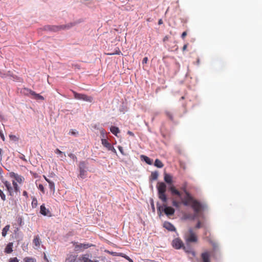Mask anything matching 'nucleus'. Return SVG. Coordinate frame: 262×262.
Listing matches in <instances>:
<instances>
[{
    "label": "nucleus",
    "mask_w": 262,
    "mask_h": 262,
    "mask_svg": "<svg viewBox=\"0 0 262 262\" xmlns=\"http://www.w3.org/2000/svg\"><path fill=\"white\" fill-rule=\"evenodd\" d=\"M164 181L168 184H171L172 182V177L167 173L164 174Z\"/></svg>",
    "instance_id": "6ab92c4d"
},
{
    "label": "nucleus",
    "mask_w": 262,
    "mask_h": 262,
    "mask_svg": "<svg viewBox=\"0 0 262 262\" xmlns=\"http://www.w3.org/2000/svg\"><path fill=\"white\" fill-rule=\"evenodd\" d=\"M163 227L166 228L167 230L170 231H176V228L174 226L168 222H165L163 224Z\"/></svg>",
    "instance_id": "ddd939ff"
},
{
    "label": "nucleus",
    "mask_w": 262,
    "mask_h": 262,
    "mask_svg": "<svg viewBox=\"0 0 262 262\" xmlns=\"http://www.w3.org/2000/svg\"><path fill=\"white\" fill-rule=\"evenodd\" d=\"M9 262H19V260L17 257H13L9 259Z\"/></svg>",
    "instance_id": "58836bf2"
},
{
    "label": "nucleus",
    "mask_w": 262,
    "mask_h": 262,
    "mask_svg": "<svg viewBox=\"0 0 262 262\" xmlns=\"http://www.w3.org/2000/svg\"><path fill=\"white\" fill-rule=\"evenodd\" d=\"M86 163L84 161H81L79 164V169H85L86 168Z\"/></svg>",
    "instance_id": "2f4dec72"
},
{
    "label": "nucleus",
    "mask_w": 262,
    "mask_h": 262,
    "mask_svg": "<svg viewBox=\"0 0 262 262\" xmlns=\"http://www.w3.org/2000/svg\"><path fill=\"white\" fill-rule=\"evenodd\" d=\"M184 238L187 243H197L198 240L196 233L192 228L189 229L188 232L185 234Z\"/></svg>",
    "instance_id": "7ed1b4c3"
},
{
    "label": "nucleus",
    "mask_w": 262,
    "mask_h": 262,
    "mask_svg": "<svg viewBox=\"0 0 262 262\" xmlns=\"http://www.w3.org/2000/svg\"><path fill=\"white\" fill-rule=\"evenodd\" d=\"M23 194L24 196H25L26 198H28V192L26 191H24L23 192Z\"/></svg>",
    "instance_id": "603ef678"
},
{
    "label": "nucleus",
    "mask_w": 262,
    "mask_h": 262,
    "mask_svg": "<svg viewBox=\"0 0 262 262\" xmlns=\"http://www.w3.org/2000/svg\"><path fill=\"white\" fill-rule=\"evenodd\" d=\"M44 178H45V180H46V181L47 182H48V181H51V180H49V179L47 178L45 176H44Z\"/></svg>",
    "instance_id": "0e129e2a"
},
{
    "label": "nucleus",
    "mask_w": 262,
    "mask_h": 262,
    "mask_svg": "<svg viewBox=\"0 0 262 262\" xmlns=\"http://www.w3.org/2000/svg\"><path fill=\"white\" fill-rule=\"evenodd\" d=\"M32 96V98L33 99H35L36 100H43L45 99L44 97L43 96H42L41 95H40L39 94L36 93L35 92H34V93Z\"/></svg>",
    "instance_id": "aec40b11"
},
{
    "label": "nucleus",
    "mask_w": 262,
    "mask_h": 262,
    "mask_svg": "<svg viewBox=\"0 0 262 262\" xmlns=\"http://www.w3.org/2000/svg\"><path fill=\"white\" fill-rule=\"evenodd\" d=\"M79 177L82 179H83L86 178V171L85 169H79Z\"/></svg>",
    "instance_id": "a878e982"
},
{
    "label": "nucleus",
    "mask_w": 262,
    "mask_h": 262,
    "mask_svg": "<svg viewBox=\"0 0 262 262\" xmlns=\"http://www.w3.org/2000/svg\"><path fill=\"white\" fill-rule=\"evenodd\" d=\"M141 158L143 160H144V161L148 164L149 165H151L152 163V161L149 158H148V157L146 156H144V155H141Z\"/></svg>",
    "instance_id": "412c9836"
},
{
    "label": "nucleus",
    "mask_w": 262,
    "mask_h": 262,
    "mask_svg": "<svg viewBox=\"0 0 262 262\" xmlns=\"http://www.w3.org/2000/svg\"><path fill=\"white\" fill-rule=\"evenodd\" d=\"M127 134H128L129 135H130L131 136H134V134L131 131H128Z\"/></svg>",
    "instance_id": "5fc2aeb1"
},
{
    "label": "nucleus",
    "mask_w": 262,
    "mask_h": 262,
    "mask_svg": "<svg viewBox=\"0 0 262 262\" xmlns=\"http://www.w3.org/2000/svg\"><path fill=\"white\" fill-rule=\"evenodd\" d=\"M21 92L25 95L29 96L31 95L32 96L34 91L28 88H24Z\"/></svg>",
    "instance_id": "a211bd4d"
},
{
    "label": "nucleus",
    "mask_w": 262,
    "mask_h": 262,
    "mask_svg": "<svg viewBox=\"0 0 262 262\" xmlns=\"http://www.w3.org/2000/svg\"><path fill=\"white\" fill-rule=\"evenodd\" d=\"M108 150H111V151H112L114 153H116V149H115V148L112 145L111 146V148L108 149Z\"/></svg>",
    "instance_id": "49530a36"
},
{
    "label": "nucleus",
    "mask_w": 262,
    "mask_h": 262,
    "mask_svg": "<svg viewBox=\"0 0 262 262\" xmlns=\"http://www.w3.org/2000/svg\"><path fill=\"white\" fill-rule=\"evenodd\" d=\"M55 152L58 154L61 158H65L66 157V154L58 148L56 149Z\"/></svg>",
    "instance_id": "c85d7f7f"
},
{
    "label": "nucleus",
    "mask_w": 262,
    "mask_h": 262,
    "mask_svg": "<svg viewBox=\"0 0 262 262\" xmlns=\"http://www.w3.org/2000/svg\"><path fill=\"white\" fill-rule=\"evenodd\" d=\"M158 173L157 171L152 172L151 174L150 178L152 180H156L158 179Z\"/></svg>",
    "instance_id": "c756f323"
},
{
    "label": "nucleus",
    "mask_w": 262,
    "mask_h": 262,
    "mask_svg": "<svg viewBox=\"0 0 262 262\" xmlns=\"http://www.w3.org/2000/svg\"><path fill=\"white\" fill-rule=\"evenodd\" d=\"M9 138H10V140H11L13 141H15V142L18 141L19 140L18 137H17L15 135H10Z\"/></svg>",
    "instance_id": "f704fd0d"
},
{
    "label": "nucleus",
    "mask_w": 262,
    "mask_h": 262,
    "mask_svg": "<svg viewBox=\"0 0 262 262\" xmlns=\"http://www.w3.org/2000/svg\"><path fill=\"white\" fill-rule=\"evenodd\" d=\"M33 243L36 247V248L39 247L41 243V241L39 235H37L34 236V239L33 240Z\"/></svg>",
    "instance_id": "dca6fc26"
},
{
    "label": "nucleus",
    "mask_w": 262,
    "mask_h": 262,
    "mask_svg": "<svg viewBox=\"0 0 262 262\" xmlns=\"http://www.w3.org/2000/svg\"><path fill=\"white\" fill-rule=\"evenodd\" d=\"M17 222L19 223V225L21 226L23 222L22 218L21 217H19L17 219Z\"/></svg>",
    "instance_id": "09e8293b"
},
{
    "label": "nucleus",
    "mask_w": 262,
    "mask_h": 262,
    "mask_svg": "<svg viewBox=\"0 0 262 262\" xmlns=\"http://www.w3.org/2000/svg\"><path fill=\"white\" fill-rule=\"evenodd\" d=\"M159 198L164 203L167 201V198L165 192L166 185L163 182H158L157 185Z\"/></svg>",
    "instance_id": "f03ea898"
},
{
    "label": "nucleus",
    "mask_w": 262,
    "mask_h": 262,
    "mask_svg": "<svg viewBox=\"0 0 262 262\" xmlns=\"http://www.w3.org/2000/svg\"><path fill=\"white\" fill-rule=\"evenodd\" d=\"M81 259L82 262H99L98 260H92L90 258L89 254H84L81 255Z\"/></svg>",
    "instance_id": "4468645a"
},
{
    "label": "nucleus",
    "mask_w": 262,
    "mask_h": 262,
    "mask_svg": "<svg viewBox=\"0 0 262 262\" xmlns=\"http://www.w3.org/2000/svg\"><path fill=\"white\" fill-rule=\"evenodd\" d=\"M25 262H36L34 258L32 257H26L24 259Z\"/></svg>",
    "instance_id": "72a5a7b5"
},
{
    "label": "nucleus",
    "mask_w": 262,
    "mask_h": 262,
    "mask_svg": "<svg viewBox=\"0 0 262 262\" xmlns=\"http://www.w3.org/2000/svg\"><path fill=\"white\" fill-rule=\"evenodd\" d=\"M180 202H177L176 201H173L172 202V205L176 207H179L180 206Z\"/></svg>",
    "instance_id": "ea45409f"
},
{
    "label": "nucleus",
    "mask_w": 262,
    "mask_h": 262,
    "mask_svg": "<svg viewBox=\"0 0 262 262\" xmlns=\"http://www.w3.org/2000/svg\"><path fill=\"white\" fill-rule=\"evenodd\" d=\"M19 158H20V159H21L22 160H23V161H25V162H27V159H26V158H25V156L24 155H23V154H21V155L19 156Z\"/></svg>",
    "instance_id": "37998d69"
},
{
    "label": "nucleus",
    "mask_w": 262,
    "mask_h": 262,
    "mask_svg": "<svg viewBox=\"0 0 262 262\" xmlns=\"http://www.w3.org/2000/svg\"><path fill=\"white\" fill-rule=\"evenodd\" d=\"M187 48V44L184 45V46L183 47V49H182L183 51H185L186 50Z\"/></svg>",
    "instance_id": "6e6d98bb"
},
{
    "label": "nucleus",
    "mask_w": 262,
    "mask_h": 262,
    "mask_svg": "<svg viewBox=\"0 0 262 262\" xmlns=\"http://www.w3.org/2000/svg\"><path fill=\"white\" fill-rule=\"evenodd\" d=\"M165 114L166 116L170 119L171 120H173V116L171 112L168 111H166Z\"/></svg>",
    "instance_id": "e433bc0d"
},
{
    "label": "nucleus",
    "mask_w": 262,
    "mask_h": 262,
    "mask_svg": "<svg viewBox=\"0 0 262 262\" xmlns=\"http://www.w3.org/2000/svg\"><path fill=\"white\" fill-rule=\"evenodd\" d=\"M2 149L0 148V157L2 156Z\"/></svg>",
    "instance_id": "69168bd1"
},
{
    "label": "nucleus",
    "mask_w": 262,
    "mask_h": 262,
    "mask_svg": "<svg viewBox=\"0 0 262 262\" xmlns=\"http://www.w3.org/2000/svg\"><path fill=\"white\" fill-rule=\"evenodd\" d=\"M40 213L45 216H52L50 211L48 209H47L43 204L40 206Z\"/></svg>",
    "instance_id": "1a4fd4ad"
},
{
    "label": "nucleus",
    "mask_w": 262,
    "mask_h": 262,
    "mask_svg": "<svg viewBox=\"0 0 262 262\" xmlns=\"http://www.w3.org/2000/svg\"><path fill=\"white\" fill-rule=\"evenodd\" d=\"M168 39V37L167 36H166L164 37L163 38V41H166V40H167Z\"/></svg>",
    "instance_id": "4d7b16f0"
},
{
    "label": "nucleus",
    "mask_w": 262,
    "mask_h": 262,
    "mask_svg": "<svg viewBox=\"0 0 262 262\" xmlns=\"http://www.w3.org/2000/svg\"><path fill=\"white\" fill-rule=\"evenodd\" d=\"M171 244L176 249H180L184 246L183 242L180 238H176L173 239Z\"/></svg>",
    "instance_id": "0eeeda50"
},
{
    "label": "nucleus",
    "mask_w": 262,
    "mask_h": 262,
    "mask_svg": "<svg viewBox=\"0 0 262 262\" xmlns=\"http://www.w3.org/2000/svg\"><path fill=\"white\" fill-rule=\"evenodd\" d=\"M44 258H45V259H46V260L47 262H49L48 259L47 258V256L46 255V254H45V255H44Z\"/></svg>",
    "instance_id": "680f3d73"
},
{
    "label": "nucleus",
    "mask_w": 262,
    "mask_h": 262,
    "mask_svg": "<svg viewBox=\"0 0 262 262\" xmlns=\"http://www.w3.org/2000/svg\"><path fill=\"white\" fill-rule=\"evenodd\" d=\"M10 177L11 178H14L16 181L18 182L19 183H22L24 180V178L22 176L18 175V174L14 173V172H11L10 173Z\"/></svg>",
    "instance_id": "9d476101"
},
{
    "label": "nucleus",
    "mask_w": 262,
    "mask_h": 262,
    "mask_svg": "<svg viewBox=\"0 0 262 262\" xmlns=\"http://www.w3.org/2000/svg\"><path fill=\"white\" fill-rule=\"evenodd\" d=\"M147 61H148V58L147 57H145L143 58V59L142 60V63L145 64L147 63Z\"/></svg>",
    "instance_id": "de8ad7c7"
},
{
    "label": "nucleus",
    "mask_w": 262,
    "mask_h": 262,
    "mask_svg": "<svg viewBox=\"0 0 262 262\" xmlns=\"http://www.w3.org/2000/svg\"><path fill=\"white\" fill-rule=\"evenodd\" d=\"M118 149L119 150L120 152L122 154V155H125V154L124 153V151H123V147L120 146H119L118 147Z\"/></svg>",
    "instance_id": "c03bdc74"
},
{
    "label": "nucleus",
    "mask_w": 262,
    "mask_h": 262,
    "mask_svg": "<svg viewBox=\"0 0 262 262\" xmlns=\"http://www.w3.org/2000/svg\"><path fill=\"white\" fill-rule=\"evenodd\" d=\"M129 262H134L132 259H131Z\"/></svg>",
    "instance_id": "774afa93"
},
{
    "label": "nucleus",
    "mask_w": 262,
    "mask_h": 262,
    "mask_svg": "<svg viewBox=\"0 0 262 262\" xmlns=\"http://www.w3.org/2000/svg\"><path fill=\"white\" fill-rule=\"evenodd\" d=\"M74 94V98L78 100H82L83 101L91 102H92L93 98L91 96H89L86 95L78 93L74 91H72Z\"/></svg>",
    "instance_id": "39448f33"
},
{
    "label": "nucleus",
    "mask_w": 262,
    "mask_h": 262,
    "mask_svg": "<svg viewBox=\"0 0 262 262\" xmlns=\"http://www.w3.org/2000/svg\"><path fill=\"white\" fill-rule=\"evenodd\" d=\"M118 255L124 257V255H126L124 254V253H120Z\"/></svg>",
    "instance_id": "13d9d810"
},
{
    "label": "nucleus",
    "mask_w": 262,
    "mask_h": 262,
    "mask_svg": "<svg viewBox=\"0 0 262 262\" xmlns=\"http://www.w3.org/2000/svg\"><path fill=\"white\" fill-rule=\"evenodd\" d=\"M71 134H72V135H75V134H76V133H75V132H71Z\"/></svg>",
    "instance_id": "338daca9"
},
{
    "label": "nucleus",
    "mask_w": 262,
    "mask_h": 262,
    "mask_svg": "<svg viewBox=\"0 0 262 262\" xmlns=\"http://www.w3.org/2000/svg\"><path fill=\"white\" fill-rule=\"evenodd\" d=\"M0 197L3 201H6V195L4 193L3 191L2 190H1V189H0Z\"/></svg>",
    "instance_id": "c9c22d12"
},
{
    "label": "nucleus",
    "mask_w": 262,
    "mask_h": 262,
    "mask_svg": "<svg viewBox=\"0 0 262 262\" xmlns=\"http://www.w3.org/2000/svg\"><path fill=\"white\" fill-rule=\"evenodd\" d=\"M2 182H3V183L6 187L7 191H8L9 194L10 196H12L13 193V189L12 187L11 186V184L10 182L7 180H4V179H2Z\"/></svg>",
    "instance_id": "6e6552de"
},
{
    "label": "nucleus",
    "mask_w": 262,
    "mask_h": 262,
    "mask_svg": "<svg viewBox=\"0 0 262 262\" xmlns=\"http://www.w3.org/2000/svg\"><path fill=\"white\" fill-rule=\"evenodd\" d=\"M124 258H125L126 259H127L128 261H129L132 259L129 258V256L127 255H124Z\"/></svg>",
    "instance_id": "864d4df0"
},
{
    "label": "nucleus",
    "mask_w": 262,
    "mask_h": 262,
    "mask_svg": "<svg viewBox=\"0 0 262 262\" xmlns=\"http://www.w3.org/2000/svg\"><path fill=\"white\" fill-rule=\"evenodd\" d=\"M10 227L9 225H7L3 229L2 234L3 237H5L6 236L7 232L10 229Z\"/></svg>",
    "instance_id": "5701e85b"
},
{
    "label": "nucleus",
    "mask_w": 262,
    "mask_h": 262,
    "mask_svg": "<svg viewBox=\"0 0 262 262\" xmlns=\"http://www.w3.org/2000/svg\"><path fill=\"white\" fill-rule=\"evenodd\" d=\"M12 185L13 187V189L15 192H17L19 190V187L17 184V182L15 181H12Z\"/></svg>",
    "instance_id": "473e14b6"
},
{
    "label": "nucleus",
    "mask_w": 262,
    "mask_h": 262,
    "mask_svg": "<svg viewBox=\"0 0 262 262\" xmlns=\"http://www.w3.org/2000/svg\"><path fill=\"white\" fill-rule=\"evenodd\" d=\"M164 206L165 208H164L163 211L167 216L172 215L174 213L175 210L172 207L166 206Z\"/></svg>",
    "instance_id": "9b49d317"
},
{
    "label": "nucleus",
    "mask_w": 262,
    "mask_h": 262,
    "mask_svg": "<svg viewBox=\"0 0 262 262\" xmlns=\"http://www.w3.org/2000/svg\"><path fill=\"white\" fill-rule=\"evenodd\" d=\"M13 243H9L6 246L5 249V252L6 253H11L13 251Z\"/></svg>",
    "instance_id": "f3484780"
},
{
    "label": "nucleus",
    "mask_w": 262,
    "mask_h": 262,
    "mask_svg": "<svg viewBox=\"0 0 262 262\" xmlns=\"http://www.w3.org/2000/svg\"><path fill=\"white\" fill-rule=\"evenodd\" d=\"M101 143L106 148H107V149L111 148V146H112V145L107 141V140L105 139H102L101 140Z\"/></svg>",
    "instance_id": "4be33fe9"
},
{
    "label": "nucleus",
    "mask_w": 262,
    "mask_h": 262,
    "mask_svg": "<svg viewBox=\"0 0 262 262\" xmlns=\"http://www.w3.org/2000/svg\"><path fill=\"white\" fill-rule=\"evenodd\" d=\"M185 194V196L182 201V203L185 206L190 205L193 209L195 215H197L202 210L203 206L201 203L194 199L190 193L187 191L186 187H184L182 188Z\"/></svg>",
    "instance_id": "f257e3e1"
},
{
    "label": "nucleus",
    "mask_w": 262,
    "mask_h": 262,
    "mask_svg": "<svg viewBox=\"0 0 262 262\" xmlns=\"http://www.w3.org/2000/svg\"><path fill=\"white\" fill-rule=\"evenodd\" d=\"M182 248L186 252L191 253L193 256H195V252L192 250L190 248H187L184 246Z\"/></svg>",
    "instance_id": "bb28decb"
},
{
    "label": "nucleus",
    "mask_w": 262,
    "mask_h": 262,
    "mask_svg": "<svg viewBox=\"0 0 262 262\" xmlns=\"http://www.w3.org/2000/svg\"><path fill=\"white\" fill-rule=\"evenodd\" d=\"M73 245H74V249L76 251H82L84 249H86L91 247L94 246V245L92 244H82L77 242L73 243Z\"/></svg>",
    "instance_id": "20e7f679"
},
{
    "label": "nucleus",
    "mask_w": 262,
    "mask_h": 262,
    "mask_svg": "<svg viewBox=\"0 0 262 262\" xmlns=\"http://www.w3.org/2000/svg\"><path fill=\"white\" fill-rule=\"evenodd\" d=\"M169 189L171 191L172 195H176L179 196H181V193H180V192L179 190H178L174 186H171L169 188Z\"/></svg>",
    "instance_id": "2eb2a0df"
},
{
    "label": "nucleus",
    "mask_w": 262,
    "mask_h": 262,
    "mask_svg": "<svg viewBox=\"0 0 262 262\" xmlns=\"http://www.w3.org/2000/svg\"><path fill=\"white\" fill-rule=\"evenodd\" d=\"M75 261L76 256L72 254L69 255L66 259V262H75Z\"/></svg>",
    "instance_id": "b1692460"
},
{
    "label": "nucleus",
    "mask_w": 262,
    "mask_h": 262,
    "mask_svg": "<svg viewBox=\"0 0 262 262\" xmlns=\"http://www.w3.org/2000/svg\"><path fill=\"white\" fill-rule=\"evenodd\" d=\"M1 137L2 138V139L4 140H5V137H4V136L3 135V134H1Z\"/></svg>",
    "instance_id": "e2e57ef3"
},
{
    "label": "nucleus",
    "mask_w": 262,
    "mask_h": 262,
    "mask_svg": "<svg viewBox=\"0 0 262 262\" xmlns=\"http://www.w3.org/2000/svg\"><path fill=\"white\" fill-rule=\"evenodd\" d=\"M210 253L208 251H205L201 254L203 262H210Z\"/></svg>",
    "instance_id": "f8f14e48"
},
{
    "label": "nucleus",
    "mask_w": 262,
    "mask_h": 262,
    "mask_svg": "<svg viewBox=\"0 0 262 262\" xmlns=\"http://www.w3.org/2000/svg\"><path fill=\"white\" fill-rule=\"evenodd\" d=\"M32 205H35L36 207L37 206V200L36 199H34L32 203Z\"/></svg>",
    "instance_id": "8fccbe9b"
},
{
    "label": "nucleus",
    "mask_w": 262,
    "mask_h": 262,
    "mask_svg": "<svg viewBox=\"0 0 262 262\" xmlns=\"http://www.w3.org/2000/svg\"><path fill=\"white\" fill-rule=\"evenodd\" d=\"M110 130L115 136H117V134L120 132L119 128L116 126H112L110 128Z\"/></svg>",
    "instance_id": "393cba45"
},
{
    "label": "nucleus",
    "mask_w": 262,
    "mask_h": 262,
    "mask_svg": "<svg viewBox=\"0 0 262 262\" xmlns=\"http://www.w3.org/2000/svg\"><path fill=\"white\" fill-rule=\"evenodd\" d=\"M201 227V223L199 221L195 226V228L199 229Z\"/></svg>",
    "instance_id": "a18cd8bd"
},
{
    "label": "nucleus",
    "mask_w": 262,
    "mask_h": 262,
    "mask_svg": "<svg viewBox=\"0 0 262 262\" xmlns=\"http://www.w3.org/2000/svg\"><path fill=\"white\" fill-rule=\"evenodd\" d=\"M76 262H82V260H81V256L79 257V258L76 261Z\"/></svg>",
    "instance_id": "052dcab7"
},
{
    "label": "nucleus",
    "mask_w": 262,
    "mask_h": 262,
    "mask_svg": "<svg viewBox=\"0 0 262 262\" xmlns=\"http://www.w3.org/2000/svg\"><path fill=\"white\" fill-rule=\"evenodd\" d=\"M48 183H49L50 189L54 192L55 191V185L54 182L52 181H48Z\"/></svg>",
    "instance_id": "7c9ffc66"
},
{
    "label": "nucleus",
    "mask_w": 262,
    "mask_h": 262,
    "mask_svg": "<svg viewBox=\"0 0 262 262\" xmlns=\"http://www.w3.org/2000/svg\"><path fill=\"white\" fill-rule=\"evenodd\" d=\"M155 166L158 168H162L164 165L162 162L159 159H156L155 162Z\"/></svg>",
    "instance_id": "cd10ccee"
},
{
    "label": "nucleus",
    "mask_w": 262,
    "mask_h": 262,
    "mask_svg": "<svg viewBox=\"0 0 262 262\" xmlns=\"http://www.w3.org/2000/svg\"><path fill=\"white\" fill-rule=\"evenodd\" d=\"M163 24V21L161 19H159V21H158V24L159 25H161Z\"/></svg>",
    "instance_id": "bf43d9fd"
},
{
    "label": "nucleus",
    "mask_w": 262,
    "mask_h": 262,
    "mask_svg": "<svg viewBox=\"0 0 262 262\" xmlns=\"http://www.w3.org/2000/svg\"><path fill=\"white\" fill-rule=\"evenodd\" d=\"M39 189L43 193H45L44 187L42 184H39L38 186Z\"/></svg>",
    "instance_id": "a19ab883"
},
{
    "label": "nucleus",
    "mask_w": 262,
    "mask_h": 262,
    "mask_svg": "<svg viewBox=\"0 0 262 262\" xmlns=\"http://www.w3.org/2000/svg\"><path fill=\"white\" fill-rule=\"evenodd\" d=\"M69 156L73 160H77V157H76V156L75 155H74L73 154H69Z\"/></svg>",
    "instance_id": "79ce46f5"
},
{
    "label": "nucleus",
    "mask_w": 262,
    "mask_h": 262,
    "mask_svg": "<svg viewBox=\"0 0 262 262\" xmlns=\"http://www.w3.org/2000/svg\"><path fill=\"white\" fill-rule=\"evenodd\" d=\"M74 25V24L73 23H70L66 25L48 26V27L49 30L56 32L61 30L69 29Z\"/></svg>",
    "instance_id": "423d86ee"
},
{
    "label": "nucleus",
    "mask_w": 262,
    "mask_h": 262,
    "mask_svg": "<svg viewBox=\"0 0 262 262\" xmlns=\"http://www.w3.org/2000/svg\"><path fill=\"white\" fill-rule=\"evenodd\" d=\"M120 54H121V51H120L119 48H117V49H116V50L114 52L111 53H108V54H109V55H115V54L119 55Z\"/></svg>",
    "instance_id": "4c0bfd02"
},
{
    "label": "nucleus",
    "mask_w": 262,
    "mask_h": 262,
    "mask_svg": "<svg viewBox=\"0 0 262 262\" xmlns=\"http://www.w3.org/2000/svg\"><path fill=\"white\" fill-rule=\"evenodd\" d=\"M186 35H187V32L186 31H185L182 33L181 37L182 38H184Z\"/></svg>",
    "instance_id": "3c124183"
}]
</instances>
